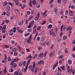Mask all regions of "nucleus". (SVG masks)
Listing matches in <instances>:
<instances>
[{"label": "nucleus", "instance_id": "obj_17", "mask_svg": "<svg viewBox=\"0 0 75 75\" xmlns=\"http://www.w3.org/2000/svg\"><path fill=\"white\" fill-rule=\"evenodd\" d=\"M31 41V39L29 38V39L27 40V42L28 43H29V44H31V42H30Z\"/></svg>", "mask_w": 75, "mask_h": 75}, {"label": "nucleus", "instance_id": "obj_34", "mask_svg": "<svg viewBox=\"0 0 75 75\" xmlns=\"http://www.w3.org/2000/svg\"><path fill=\"white\" fill-rule=\"evenodd\" d=\"M32 68H33V67H32V66L30 65L28 67V68L29 69H31Z\"/></svg>", "mask_w": 75, "mask_h": 75}, {"label": "nucleus", "instance_id": "obj_56", "mask_svg": "<svg viewBox=\"0 0 75 75\" xmlns=\"http://www.w3.org/2000/svg\"><path fill=\"white\" fill-rule=\"evenodd\" d=\"M71 8L72 9H74V8H75V6H74V5H72L71 6Z\"/></svg>", "mask_w": 75, "mask_h": 75}, {"label": "nucleus", "instance_id": "obj_16", "mask_svg": "<svg viewBox=\"0 0 75 75\" xmlns=\"http://www.w3.org/2000/svg\"><path fill=\"white\" fill-rule=\"evenodd\" d=\"M28 65L27 64H26V66L25 68L24 69V72L25 73V71L27 70V69H28Z\"/></svg>", "mask_w": 75, "mask_h": 75}, {"label": "nucleus", "instance_id": "obj_24", "mask_svg": "<svg viewBox=\"0 0 75 75\" xmlns=\"http://www.w3.org/2000/svg\"><path fill=\"white\" fill-rule=\"evenodd\" d=\"M18 75V72L16 71L14 73V75Z\"/></svg>", "mask_w": 75, "mask_h": 75}, {"label": "nucleus", "instance_id": "obj_30", "mask_svg": "<svg viewBox=\"0 0 75 75\" xmlns=\"http://www.w3.org/2000/svg\"><path fill=\"white\" fill-rule=\"evenodd\" d=\"M36 7L38 8H39L40 7V4H37L36 5Z\"/></svg>", "mask_w": 75, "mask_h": 75}, {"label": "nucleus", "instance_id": "obj_50", "mask_svg": "<svg viewBox=\"0 0 75 75\" xmlns=\"http://www.w3.org/2000/svg\"><path fill=\"white\" fill-rule=\"evenodd\" d=\"M47 54V52L46 51L45 52L44 54V57H45L46 56V55Z\"/></svg>", "mask_w": 75, "mask_h": 75}, {"label": "nucleus", "instance_id": "obj_51", "mask_svg": "<svg viewBox=\"0 0 75 75\" xmlns=\"http://www.w3.org/2000/svg\"><path fill=\"white\" fill-rule=\"evenodd\" d=\"M26 13L28 15H30V11H28Z\"/></svg>", "mask_w": 75, "mask_h": 75}, {"label": "nucleus", "instance_id": "obj_62", "mask_svg": "<svg viewBox=\"0 0 75 75\" xmlns=\"http://www.w3.org/2000/svg\"><path fill=\"white\" fill-rule=\"evenodd\" d=\"M46 23V21H43L42 23V25H44V24H45Z\"/></svg>", "mask_w": 75, "mask_h": 75}, {"label": "nucleus", "instance_id": "obj_41", "mask_svg": "<svg viewBox=\"0 0 75 75\" xmlns=\"http://www.w3.org/2000/svg\"><path fill=\"white\" fill-rule=\"evenodd\" d=\"M8 61H11V58L10 57H8Z\"/></svg>", "mask_w": 75, "mask_h": 75}, {"label": "nucleus", "instance_id": "obj_26", "mask_svg": "<svg viewBox=\"0 0 75 75\" xmlns=\"http://www.w3.org/2000/svg\"><path fill=\"white\" fill-rule=\"evenodd\" d=\"M23 64L24 67H25L26 65V61H25L23 63Z\"/></svg>", "mask_w": 75, "mask_h": 75}, {"label": "nucleus", "instance_id": "obj_18", "mask_svg": "<svg viewBox=\"0 0 75 75\" xmlns=\"http://www.w3.org/2000/svg\"><path fill=\"white\" fill-rule=\"evenodd\" d=\"M44 56V54L43 53H40V55H39V57H41L42 58V57Z\"/></svg>", "mask_w": 75, "mask_h": 75}, {"label": "nucleus", "instance_id": "obj_39", "mask_svg": "<svg viewBox=\"0 0 75 75\" xmlns=\"http://www.w3.org/2000/svg\"><path fill=\"white\" fill-rule=\"evenodd\" d=\"M34 24V21H33L31 22V23L30 24H31V25L33 26V25Z\"/></svg>", "mask_w": 75, "mask_h": 75}, {"label": "nucleus", "instance_id": "obj_47", "mask_svg": "<svg viewBox=\"0 0 75 75\" xmlns=\"http://www.w3.org/2000/svg\"><path fill=\"white\" fill-rule=\"evenodd\" d=\"M63 35V32H61L60 33V37H62V36Z\"/></svg>", "mask_w": 75, "mask_h": 75}, {"label": "nucleus", "instance_id": "obj_19", "mask_svg": "<svg viewBox=\"0 0 75 75\" xmlns=\"http://www.w3.org/2000/svg\"><path fill=\"white\" fill-rule=\"evenodd\" d=\"M32 1H31V0H30L29 2V6H30V7H32Z\"/></svg>", "mask_w": 75, "mask_h": 75}, {"label": "nucleus", "instance_id": "obj_37", "mask_svg": "<svg viewBox=\"0 0 75 75\" xmlns=\"http://www.w3.org/2000/svg\"><path fill=\"white\" fill-rule=\"evenodd\" d=\"M33 26L32 25H31V24H30L28 26V28H31V27H32Z\"/></svg>", "mask_w": 75, "mask_h": 75}, {"label": "nucleus", "instance_id": "obj_64", "mask_svg": "<svg viewBox=\"0 0 75 75\" xmlns=\"http://www.w3.org/2000/svg\"><path fill=\"white\" fill-rule=\"evenodd\" d=\"M61 0H57V3L58 4H59L61 3Z\"/></svg>", "mask_w": 75, "mask_h": 75}, {"label": "nucleus", "instance_id": "obj_42", "mask_svg": "<svg viewBox=\"0 0 75 75\" xmlns=\"http://www.w3.org/2000/svg\"><path fill=\"white\" fill-rule=\"evenodd\" d=\"M18 54V52H15L14 54L15 55V56H17Z\"/></svg>", "mask_w": 75, "mask_h": 75}, {"label": "nucleus", "instance_id": "obj_11", "mask_svg": "<svg viewBox=\"0 0 75 75\" xmlns=\"http://www.w3.org/2000/svg\"><path fill=\"white\" fill-rule=\"evenodd\" d=\"M15 12L16 13V14H18L20 13V12L19 11H18V10L17 9L15 10Z\"/></svg>", "mask_w": 75, "mask_h": 75}, {"label": "nucleus", "instance_id": "obj_33", "mask_svg": "<svg viewBox=\"0 0 75 75\" xmlns=\"http://www.w3.org/2000/svg\"><path fill=\"white\" fill-rule=\"evenodd\" d=\"M35 70L34 72L35 74H36L37 72V67H36Z\"/></svg>", "mask_w": 75, "mask_h": 75}, {"label": "nucleus", "instance_id": "obj_60", "mask_svg": "<svg viewBox=\"0 0 75 75\" xmlns=\"http://www.w3.org/2000/svg\"><path fill=\"white\" fill-rule=\"evenodd\" d=\"M61 73H58L56 74V75H61Z\"/></svg>", "mask_w": 75, "mask_h": 75}, {"label": "nucleus", "instance_id": "obj_61", "mask_svg": "<svg viewBox=\"0 0 75 75\" xmlns=\"http://www.w3.org/2000/svg\"><path fill=\"white\" fill-rule=\"evenodd\" d=\"M73 44H75V39L72 42Z\"/></svg>", "mask_w": 75, "mask_h": 75}, {"label": "nucleus", "instance_id": "obj_14", "mask_svg": "<svg viewBox=\"0 0 75 75\" xmlns=\"http://www.w3.org/2000/svg\"><path fill=\"white\" fill-rule=\"evenodd\" d=\"M47 13V11H45L44 12L43 14V16H44L45 17L46 16H47V14H46V13Z\"/></svg>", "mask_w": 75, "mask_h": 75}, {"label": "nucleus", "instance_id": "obj_28", "mask_svg": "<svg viewBox=\"0 0 75 75\" xmlns=\"http://www.w3.org/2000/svg\"><path fill=\"white\" fill-rule=\"evenodd\" d=\"M52 27V25L51 24L49 25L48 26V28H51Z\"/></svg>", "mask_w": 75, "mask_h": 75}, {"label": "nucleus", "instance_id": "obj_1", "mask_svg": "<svg viewBox=\"0 0 75 75\" xmlns=\"http://www.w3.org/2000/svg\"><path fill=\"white\" fill-rule=\"evenodd\" d=\"M6 27H7V25H4V27L1 30L2 33L3 34H5L6 33V30L5 29L6 28Z\"/></svg>", "mask_w": 75, "mask_h": 75}, {"label": "nucleus", "instance_id": "obj_27", "mask_svg": "<svg viewBox=\"0 0 75 75\" xmlns=\"http://www.w3.org/2000/svg\"><path fill=\"white\" fill-rule=\"evenodd\" d=\"M30 60H31V59H28V62L27 63L26 65H28V64H29L30 62Z\"/></svg>", "mask_w": 75, "mask_h": 75}, {"label": "nucleus", "instance_id": "obj_38", "mask_svg": "<svg viewBox=\"0 0 75 75\" xmlns=\"http://www.w3.org/2000/svg\"><path fill=\"white\" fill-rule=\"evenodd\" d=\"M38 50H42V47H38Z\"/></svg>", "mask_w": 75, "mask_h": 75}, {"label": "nucleus", "instance_id": "obj_23", "mask_svg": "<svg viewBox=\"0 0 75 75\" xmlns=\"http://www.w3.org/2000/svg\"><path fill=\"white\" fill-rule=\"evenodd\" d=\"M32 4L34 5H35V4H37V3L36 2V1H35L33 0L32 2Z\"/></svg>", "mask_w": 75, "mask_h": 75}, {"label": "nucleus", "instance_id": "obj_43", "mask_svg": "<svg viewBox=\"0 0 75 75\" xmlns=\"http://www.w3.org/2000/svg\"><path fill=\"white\" fill-rule=\"evenodd\" d=\"M41 28V26H38L37 28V30H40V29Z\"/></svg>", "mask_w": 75, "mask_h": 75}, {"label": "nucleus", "instance_id": "obj_49", "mask_svg": "<svg viewBox=\"0 0 75 75\" xmlns=\"http://www.w3.org/2000/svg\"><path fill=\"white\" fill-rule=\"evenodd\" d=\"M54 12H55V13H57L58 12V9H54Z\"/></svg>", "mask_w": 75, "mask_h": 75}, {"label": "nucleus", "instance_id": "obj_59", "mask_svg": "<svg viewBox=\"0 0 75 75\" xmlns=\"http://www.w3.org/2000/svg\"><path fill=\"white\" fill-rule=\"evenodd\" d=\"M11 43L13 44H14L15 43V41L14 40H12L11 41Z\"/></svg>", "mask_w": 75, "mask_h": 75}, {"label": "nucleus", "instance_id": "obj_10", "mask_svg": "<svg viewBox=\"0 0 75 75\" xmlns=\"http://www.w3.org/2000/svg\"><path fill=\"white\" fill-rule=\"evenodd\" d=\"M13 30H10V32L9 33V35H13Z\"/></svg>", "mask_w": 75, "mask_h": 75}, {"label": "nucleus", "instance_id": "obj_54", "mask_svg": "<svg viewBox=\"0 0 75 75\" xmlns=\"http://www.w3.org/2000/svg\"><path fill=\"white\" fill-rule=\"evenodd\" d=\"M53 33L52 30H51L50 32V35H52Z\"/></svg>", "mask_w": 75, "mask_h": 75}, {"label": "nucleus", "instance_id": "obj_22", "mask_svg": "<svg viewBox=\"0 0 75 75\" xmlns=\"http://www.w3.org/2000/svg\"><path fill=\"white\" fill-rule=\"evenodd\" d=\"M68 62L69 63V64H72V60H71V59H69L68 60Z\"/></svg>", "mask_w": 75, "mask_h": 75}, {"label": "nucleus", "instance_id": "obj_6", "mask_svg": "<svg viewBox=\"0 0 75 75\" xmlns=\"http://www.w3.org/2000/svg\"><path fill=\"white\" fill-rule=\"evenodd\" d=\"M64 29V31L65 30V26L64 25H62V26L61 27V31L62 32V29Z\"/></svg>", "mask_w": 75, "mask_h": 75}, {"label": "nucleus", "instance_id": "obj_12", "mask_svg": "<svg viewBox=\"0 0 75 75\" xmlns=\"http://www.w3.org/2000/svg\"><path fill=\"white\" fill-rule=\"evenodd\" d=\"M16 27H14L12 30L13 33H16Z\"/></svg>", "mask_w": 75, "mask_h": 75}, {"label": "nucleus", "instance_id": "obj_46", "mask_svg": "<svg viewBox=\"0 0 75 75\" xmlns=\"http://www.w3.org/2000/svg\"><path fill=\"white\" fill-rule=\"evenodd\" d=\"M23 22H21L19 24V25H23Z\"/></svg>", "mask_w": 75, "mask_h": 75}, {"label": "nucleus", "instance_id": "obj_9", "mask_svg": "<svg viewBox=\"0 0 75 75\" xmlns=\"http://www.w3.org/2000/svg\"><path fill=\"white\" fill-rule=\"evenodd\" d=\"M6 8L7 10H8L9 11L11 10V8L9 5H7L6 6Z\"/></svg>", "mask_w": 75, "mask_h": 75}, {"label": "nucleus", "instance_id": "obj_8", "mask_svg": "<svg viewBox=\"0 0 75 75\" xmlns=\"http://www.w3.org/2000/svg\"><path fill=\"white\" fill-rule=\"evenodd\" d=\"M13 1L15 3V4L17 6L19 4V1L18 0H13Z\"/></svg>", "mask_w": 75, "mask_h": 75}, {"label": "nucleus", "instance_id": "obj_40", "mask_svg": "<svg viewBox=\"0 0 75 75\" xmlns=\"http://www.w3.org/2000/svg\"><path fill=\"white\" fill-rule=\"evenodd\" d=\"M30 35V33H27L26 34H25L24 35L25 37H27V36H28V35Z\"/></svg>", "mask_w": 75, "mask_h": 75}, {"label": "nucleus", "instance_id": "obj_2", "mask_svg": "<svg viewBox=\"0 0 75 75\" xmlns=\"http://www.w3.org/2000/svg\"><path fill=\"white\" fill-rule=\"evenodd\" d=\"M40 13L38 12V15L37 16H36L35 20V21H37L39 20V17H40Z\"/></svg>", "mask_w": 75, "mask_h": 75}, {"label": "nucleus", "instance_id": "obj_63", "mask_svg": "<svg viewBox=\"0 0 75 75\" xmlns=\"http://www.w3.org/2000/svg\"><path fill=\"white\" fill-rule=\"evenodd\" d=\"M33 16H31L30 18H28V20H31V18H33Z\"/></svg>", "mask_w": 75, "mask_h": 75}, {"label": "nucleus", "instance_id": "obj_44", "mask_svg": "<svg viewBox=\"0 0 75 75\" xmlns=\"http://www.w3.org/2000/svg\"><path fill=\"white\" fill-rule=\"evenodd\" d=\"M56 35L54 33H53L52 35V37H55Z\"/></svg>", "mask_w": 75, "mask_h": 75}, {"label": "nucleus", "instance_id": "obj_3", "mask_svg": "<svg viewBox=\"0 0 75 75\" xmlns=\"http://www.w3.org/2000/svg\"><path fill=\"white\" fill-rule=\"evenodd\" d=\"M72 70V67H71L70 69L69 70V74H71V73H72L73 74V75H74V74L75 73V71L74 70Z\"/></svg>", "mask_w": 75, "mask_h": 75}, {"label": "nucleus", "instance_id": "obj_35", "mask_svg": "<svg viewBox=\"0 0 75 75\" xmlns=\"http://www.w3.org/2000/svg\"><path fill=\"white\" fill-rule=\"evenodd\" d=\"M58 69V71L59 72H62L61 69H60V68H59V67H57Z\"/></svg>", "mask_w": 75, "mask_h": 75}, {"label": "nucleus", "instance_id": "obj_5", "mask_svg": "<svg viewBox=\"0 0 75 75\" xmlns=\"http://www.w3.org/2000/svg\"><path fill=\"white\" fill-rule=\"evenodd\" d=\"M33 68H32L31 69V71L32 72H34V68H35V62H33Z\"/></svg>", "mask_w": 75, "mask_h": 75}, {"label": "nucleus", "instance_id": "obj_13", "mask_svg": "<svg viewBox=\"0 0 75 75\" xmlns=\"http://www.w3.org/2000/svg\"><path fill=\"white\" fill-rule=\"evenodd\" d=\"M7 4V1H5L3 3V6H6Z\"/></svg>", "mask_w": 75, "mask_h": 75}, {"label": "nucleus", "instance_id": "obj_25", "mask_svg": "<svg viewBox=\"0 0 75 75\" xmlns=\"http://www.w3.org/2000/svg\"><path fill=\"white\" fill-rule=\"evenodd\" d=\"M67 39V36L64 35L63 37V40H65Z\"/></svg>", "mask_w": 75, "mask_h": 75}, {"label": "nucleus", "instance_id": "obj_57", "mask_svg": "<svg viewBox=\"0 0 75 75\" xmlns=\"http://www.w3.org/2000/svg\"><path fill=\"white\" fill-rule=\"evenodd\" d=\"M13 66L14 67H16L17 66V64L14 63L13 64Z\"/></svg>", "mask_w": 75, "mask_h": 75}, {"label": "nucleus", "instance_id": "obj_20", "mask_svg": "<svg viewBox=\"0 0 75 75\" xmlns=\"http://www.w3.org/2000/svg\"><path fill=\"white\" fill-rule=\"evenodd\" d=\"M17 30L18 33H22L23 32V31L22 30H20L18 28H17Z\"/></svg>", "mask_w": 75, "mask_h": 75}, {"label": "nucleus", "instance_id": "obj_15", "mask_svg": "<svg viewBox=\"0 0 75 75\" xmlns=\"http://www.w3.org/2000/svg\"><path fill=\"white\" fill-rule=\"evenodd\" d=\"M54 55V52H52L50 53L49 56V57H53Z\"/></svg>", "mask_w": 75, "mask_h": 75}, {"label": "nucleus", "instance_id": "obj_29", "mask_svg": "<svg viewBox=\"0 0 75 75\" xmlns=\"http://www.w3.org/2000/svg\"><path fill=\"white\" fill-rule=\"evenodd\" d=\"M33 58V57L32 56H31V54L29 55L28 57L27 58V59H28L29 58Z\"/></svg>", "mask_w": 75, "mask_h": 75}, {"label": "nucleus", "instance_id": "obj_7", "mask_svg": "<svg viewBox=\"0 0 75 75\" xmlns=\"http://www.w3.org/2000/svg\"><path fill=\"white\" fill-rule=\"evenodd\" d=\"M69 15L70 16H73V15H74V13L72 11H70L69 12Z\"/></svg>", "mask_w": 75, "mask_h": 75}, {"label": "nucleus", "instance_id": "obj_31", "mask_svg": "<svg viewBox=\"0 0 75 75\" xmlns=\"http://www.w3.org/2000/svg\"><path fill=\"white\" fill-rule=\"evenodd\" d=\"M67 0H63V3L64 4H66V3H67Z\"/></svg>", "mask_w": 75, "mask_h": 75}, {"label": "nucleus", "instance_id": "obj_21", "mask_svg": "<svg viewBox=\"0 0 75 75\" xmlns=\"http://www.w3.org/2000/svg\"><path fill=\"white\" fill-rule=\"evenodd\" d=\"M72 27L71 26H69L68 28V30L69 31H71V30H72Z\"/></svg>", "mask_w": 75, "mask_h": 75}, {"label": "nucleus", "instance_id": "obj_53", "mask_svg": "<svg viewBox=\"0 0 75 75\" xmlns=\"http://www.w3.org/2000/svg\"><path fill=\"white\" fill-rule=\"evenodd\" d=\"M37 40V41H40V38L39 37H38Z\"/></svg>", "mask_w": 75, "mask_h": 75}, {"label": "nucleus", "instance_id": "obj_52", "mask_svg": "<svg viewBox=\"0 0 75 75\" xmlns=\"http://www.w3.org/2000/svg\"><path fill=\"white\" fill-rule=\"evenodd\" d=\"M14 61H12L11 64V65L12 66L13 65V64H14Z\"/></svg>", "mask_w": 75, "mask_h": 75}, {"label": "nucleus", "instance_id": "obj_45", "mask_svg": "<svg viewBox=\"0 0 75 75\" xmlns=\"http://www.w3.org/2000/svg\"><path fill=\"white\" fill-rule=\"evenodd\" d=\"M61 69H62V70H64V68H65V66H63L61 67Z\"/></svg>", "mask_w": 75, "mask_h": 75}, {"label": "nucleus", "instance_id": "obj_55", "mask_svg": "<svg viewBox=\"0 0 75 75\" xmlns=\"http://www.w3.org/2000/svg\"><path fill=\"white\" fill-rule=\"evenodd\" d=\"M71 31H69V35L68 37H70V35H71Z\"/></svg>", "mask_w": 75, "mask_h": 75}, {"label": "nucleus", "instance_id": "obj_58", "mask_svg": "<svg viewBox=\"0 0 75 75\" xmlns=\"http://www.w3.org/2000/svg\"><path fill=\"white\" fill-rule=\"evenodd\" d=\"M59 59H62V58H63V55H62L60 56L59 57Z\"/></svg>", "mask_w": 75, "mask_h": 75}, {"label": "nucleus", "instance_id": "obj_48", "mask_svg": "<svg viewBox=\"0 0 75 75\" xmlns=\"http://www.w3.org/2000/svg\"><path fill=\"white\" fill-rule=\"evenodd\" d=\"M67 50V48H66L65 49V52L66 54H68V50Z\"/></svg>", "mask_w": 75, "mask_h": 75}, {"label": "nucleus", "instance_id": "obj_4", "mask_svg": "<svg viewBox=\"0 0 75 75\" xmlns=\"http://www.w3.org/2000/svg\"><path fill=\"white\" fill-rule=\"evenodd\" d=\"M44 64V60H41L38 62L37 63L38 65H41V64Z\"/></svg>", "mask_w": 75, "mask_h": 75}, {"label": "nucleus", "instance_id": "obj_36", "mask_svg": "<svg viewBox=\"0 0 75 75\" xmlns=\"http://www.w3.org/2000/svg\"><path fill=\"white\" fill-rule=\"evenodd\" d=\"M70 69V68H69V67L68 66L67 67V68L68 72H69V71Z\"/></svg>", "mask_w": 75, "mask_h": 75}, {"label": "nucleus", "instance_id": "obj_32", "mask_svg": "<svg viewBox=\"0 0 75 75\" xmlns=\"http://www.w3.org/2000/svg\"><path fill=\"white\" fill-rule=\"evenodd\" d=\"M12 50L13 52H16L17 51V49L16 48H13V49Z\"/></svg>", "mask_w": 75, "mask_h": 75}]
</instances>
